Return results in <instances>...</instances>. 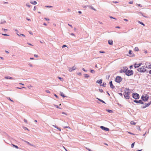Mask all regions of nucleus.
Listing matches in <instances>:
<instances>
[{"instance_id": "1", "label": "nucleus", "mask_w": 151, "mask_h": 151, "mask_svg": "<svg viewBox=\"0 0 151 151\" xmlns=\"http://www.w3.org/2000/svg\"><path fill=\"white\" fill-rule=\"evenodd\" d=\"M130 94L129 89H127L125 91L124 95L125 98L129 99V95Z\"/></svg>"}, {"instance_id": "2", "label": "nucleus", "mask_w": 151, "mask_h": 151, "mask_svg": "<svg viewBox=\"0 0 151 151\" xmlns=\"http://www.w3.org/2000/svg\"><path fill=\"white\" fill-rule=\"evenodd\" d=\"M137 70L140 73L144 72L146 70V68L145 66H142L137 69Z\"/></svg>"}, {"instance_id": "3", "label": "nucleus", "mask_w": 151, "mask_h": 151, "mask_svg": "<svg viewBox=\"0 0 151 151\" xmlns=\"http://www.w3.org/2000/svg\"><path fill=\"white\" fill-rule=\"evenodd\" d=\"M133 71L131 70H129L126 72V74L128 76H130L133 75Z\"/></svg>"}, {"instance_id": "4", "label": "nucleus", "mask_w": 151, "mask_h": 151, "mask_svg": "<svg viewBox=\"0 0 151 151\" xmlns=\"http://www.w3.org/2000/svg\"><path fill=\"white\" fill-rule=\"evenodd\" d=\"M122 78L120 76H117L115 79V81L118 83H120L122 81Z\"/></svg>"}, {"instance_id": "5", "label": "nucleus", "mask_w": 151, "mask_h": 151, "mask_svg": "<svg viewBox=\"0 0 151 151\" xmlns=\"http://www.w3.org/2000/svg\"><path fill=\"white\" fill-rule=\"evenodd\" d=\"M141 98L143 100L146 101L148 100L149 96H148L145 95V96H142Z\"/></svg>"}, {"instance_id": "6", "label": "nucleus", "mask_w": 151, "mask_h": 151, "mask_svg": "<svg viewBox=\"0 0 151 151\" xmlns=\"http://www.w3.org/2000/svg\"><path fill=\"white\" fill-rule=\"evenodd\" d=\"M132 97L134 99H137L139 98V95L136 93H133L132 94Z\"/></svg>"}, {"instance_id": "7", "label": "nucleus", "mask_w": 151, "mask_h": 151, "mask_svg": "<svg viewBox=\"0 0 151 151\" xmlns=\"http://www.w3.org/2000/svg\"><path fill=\"white\" fill-rule=\"evenodd\" d=\"M127 68L126 67H125L124 68H123L121 70L120 72H125L126 73V72L127 71Z\"/></svg>"}, {"instance_id": "8", "label": "nucleus", "mask_w": 151, "mask_h": 151, "mask_svg": "<svg viewBox=\"0 0 151 151\" xmlns=\"http://www.w3.org/2000/svg\"><path fill=\"white\" fill-rule=\"evenodd\" d=\"M100 128L103 130L106 131H109V129L108 128L105 127L103 126H101L100 127Z\"/></svg>"}, {"instance_id": "9", "label": "nucleus", "mask_w": 151, "mask_h": 151, "mask_svg": "<svg viewBox=\"0 0 151 151\" xmlns=\"http://www.w3.org/2000/svg\"><path fill=\"white\" fill-rule=\"evenodd\" d=\"M129 56L132 57L134 56V55L132 53V51L131 50L129 51Z\"/></svg>"}, {"instance_id": "10", "label": "nucleus", "mask_w": 151, "mask_h": 151, "mask_svg": "<svg viewBox=\"0 0 151 151\" xmlns=\"http://www.w3.org/2000/svg\"><path fill=\"white\" fill-rule=\"evenodd\" d=\"M141 64H142L141 63H139V64L135 63L134 65V67L135 68H138L141 65Z\"/></svg>"}, {"instance_id": "11", "label": "nucleus", "mask_w": 151, "mask_h": 151, "mask_svg": "<svg viewBox=\"0 0 151 151\" xmlns=\"http://www.w3.org/2000/svg\"><path fill=\"white\" fill-rule=\"evenodd\" d=\"M146 67L148 69L151 68V63H147L146 64Z\"/></svg>"}, {"instance_id": "12", "label": "nucleus", "mask_w": 151, "mask_h": 151, "mask_svg": "<svg viewBox=\"0 0 151 151\" xmlns=\"http://www.w3.org/2000/svg\"><path fill=\"white\" fill-rule=\"evenodd\" d=\"M76 69V67L74 66H73L71 68L69 69V70L70 72H72Z\"/></svg>"}, {"instance_id": "13", "label": "nucleus", "mask_w": 151, "mask_h": 151, "mask_svg": "<svg viewBox=\"0 0 151 151\" xmlns=\"http://www.w3.org/2000/svg\"><path fill=\"white\" fill-rule=\"evenodd\" d=\"M109 84L111 88H112V89H114V86L112 84V81H111L109 82Z\"/></svg>"}, {"instance_id": "14", "label": "nucleus", "mask_w": 151, "mask_h": 151, "mask_svg": "<svg viewBox=\"0 0 151 151\" xmlns=\"http://www.w3.org/2000/svg\"><path fill=\"white\" fill-rule=\"evenodd\" d=\"M151 104V102H149L148 103L146 104L145 106H144L143 108H146L147 106H149Z\"/></svg>"}, {"instance_id": "15", "label": "nucleus", "mask_w": 151, "mask_h": 151, "mask_svg": "<svg viewBox=\"0 0 151 151\" xmlns=\"http://www.w3.org/2000/svg\"><path fill=\"white\" fill-rule=\"evenodd\" d=\"M102 79L100 80H98L97 81L96 83H98L101 84L102 83Z\"/></svg>"}, {"instance_id": "16", "label": "nucleus", "mask_w": 151, "mask_h": 151, "mask_svg": "<svg viewBox=\"0 0 151 151\" xmlns=\"http://www.w3.org/2000/svg\"><path fill=\"white\" fill-rule=\"evenodd\" d=\"M108 43L110 45H113V41L112 40H109L108 41Z\"/></svg>"}, {"instance_id": "17", "label": "nucleus", "mask_w": 151, "mask_h": 151, "mask_svg": "<svg viewBox=\"0 0 151 151\" xmlns=\"http://www.w3.org/2000/svg\"><path fill=\"white\" fill-rule=\"evenodd\" d=\"M30 3L34 5L36 4H37V2L36 1H31Z\"/></svg>"}, {"instance_id": "18", "label": "nucleus", "mask_w": 151, "mask_h": 151, "mask_svg": "<svg viewBox=\"0 0 151 151\" xmlns=\"http://www.w3.org/2000/svg\"><path fill=\"white\" fill-rule=\"evenodd\" d=\"M60 95L62 96L63 97H66V96H65L64 95V94L62 92H60Z\"/></svg>"}, {"instance_id": "19", "label": "nucleus", "mask_w": 151, "mask_h": 151, "mask_svg": "<svg viewBox=\"0 0 151 151\" xmlns=\"http://www.w3.org/2000/svg\"><path fill=\"white\" fill-rule=\"evenodd\" d=\"M130 123L132 125H135L136 124V123H135L133 121H131L130 122Z\"/></svg>"}, {"instance_id": "20", "label": "nucleus", "mask_w": 151, "mask_h": 151, "mask_svg": "<svg viewBox=\"0 0 151 151\" xmlns=\"http://www.w3.org/2000/svg\"><path fill=\"white\" fill-rule=\"evenodd\" d=\"M89 7L91 8V9L94 10L95 11H96V9L93 8L92 6H89Z\"/></svg>"}, {"instance_id": "21", "label": "nucleus", "mask_w": 151, "mask_h": 151, "mask_svg": "<svg viewBox=\"0 0 151 151\" xmlns=\"http://www.w3.org/2000/svg\"><path fill=\"white\" fill-rule=\"evenodd\" d=\"M53 126L54 127H55V128H56L57 129H58V130H59L60 131H61V129H60V128H59V127H56V126H55V125H53Z\"/></svg>"}, {"instance_id": "22", "label": "nucleus", "mask_w": 151, "mask_h": 151, "mask_svg": "<svg viewBox=\"0 0 151 151\" xmlns=\"http://www.w3.org/2000/svg\"><path fill=\"white\" fill-rule=\"evenodd\" d=\"M5 78L7 79H12V77H5Z\"/></svg>"}, {"instance_id": "23", "label": "nucleus", "mask_w": 151, "mask_h": 151, "mask_svg": "<svg viewBox=\"0 0 151 151\" xmlns=\"http://www.w3.org/2000/svg\"><path fill=\"white\" fill-rule=\"evenodd\" d=\"M134 50L135 51H139V49L137 47H136L134 49Z\"/></svg>"}, {"instance_id": "24", "label": "nucleus", "mask_w": 151, "mask_h": 151, "mask_svg": "<svg viewBox=\"0 0 151 151\" xmlns=\"http://www.w3.org/2000/svg\"><path fill=\"white\" fill-rule=\"evenodd\" d=\"M17 35L19 36H20L21 35H22V36L24 37H25V35H24V34H17Z\"/></svg>"}, {"instance_id": "25", "label": "nucleus", "mask_w": 151, "mask_h": 151, "mask_svg": "<svg viewBox=\"0 0 151 151\" xmlns=\"http://www.w3.org/2000/svg\"><path fill=\"white\" fill-rule=\"evenodd\" d=\"M96 99H98L101 102L104 103H105V102H104V101H103L102 100H101L100 99L98 98H97Z\"/></svg>"}, {"instance_id": "26", "label": "nucleus", "mask_w": 151, "mask_h": 151, "mask_svg": "<svg viewBox=\"0 0 151 151\" xmlns=\"http://www.w3.org/2000/svg\"><path fill=\"white\" fill-rule=\"evenodd\" d=\"M12 146L13 147H15L17 149L19 148L17 146L15 145L14 144H12Z\"/></svg>"}, {"instance_id": "27", "label": "nucleus", "mask_w": 151, "mask_h": 151, "mask_svg": "<svg viewBox=\"0 0 151 151\" xmlns=\"http://www.w3.org/2000/svg\"><path fill=\"white\" fill-rule=\"evenodd\" d=\"M89 77V76L87 74H85V77L86 78H88Z\"/></svg>"}, {"instance_id": "28", "label": "nucleus", "mask_w": 151, "mask_h": 151, "mask_svg": "<svg viewBox=\"0 0 151 151\" xmlns=\"http://www.w3.org/2000/svg\"><path fill=\"white\" fill-rule=\"evenodd\" d=\"M25 142H26L27 144L29 145H30V146H33V145L32 144H30L29 142H27V141H25Z\"/></svg>"}, {"instance_id": "29", "label": "nucleus", "mask_w": 151, "mask_h": 151, "mask_svg": "<svg viewBox=\"0 0 151 151\" xmlns=\"http://www.w3.org/2000/svg\"><path fill=\"white\" fill-rule=\"evenodd\" d=\"M138 23H139V24H142L143 26H145V24L142 22H140V21H138Z\"/></svg>"}, {"instance_id": "30", "label": "nucleus", "mask_w": 151, "mask_h": 151, "mask_svg": "<svg viewBox=\"0 0 151 151\" xmlns=\"http://www.w3.org/2000/svg\"><path fill=\"white\" fill-rule=\"evenodd\" d=\"M134 143H135V142H134L132 144V145H131V147L132 148H133L134 147Z\"/></svg>"}, {"instance_id": "31", "label": "nucleus", "mask_w": 151, "mask_h": 151, "mask_svg": "<svg viewBox=\"0 0 151 151\" xmlns=\"http://www.w3.org/2000/svg\"><path fill=\"white\" fill-rule=\"evenodd\" d=\"M26 6L29 7H30V5H29V3H27L26 4Z\"/></svg>"}, {"instance_id": "32", "label": "nucleus", "mask_w": 151, "mask_h": 151, "mask_svg": "<svg viewBox=\"0 0 151 151\" xmlns=\"http://www.w3.org/2000/svg\"><path fill=\"white\" fill-rule=\"evenodd\" d=\"M91 72L92 73H94L95 72V71L93 70H91Z\"/></svg>"}, {"instance_id": "33", "label": "nucleus", "mask_w": 151, "mask_h": 151, "mask_svg": "<svg viewBox=\"0 0 151 151\" xmlns=\"http://www.w3.org/2000/svg\"><path fill=\"white\" fill-rule=\"evenodd\" d=\"M7 99H9L11 101L14 102V101L12 100H11L9 97Z\"/></svg>"}, {"instance_id": "34", "label": "nucleus", "mask_w": 151, "mask_h": 151, "mask_svg": "<svg viewBox=\"0 0 151 151\" xmlns=\"http://www.w3.org/2000/svg\"><path fill=\"white\" fill-rule=\"evenodd\" d=\"M58 78L59 79H60V81H63V79L62 78H60V77H58Z\"/></svg>"}, {"instance_id": "35", "label": "nucleus", "mask_w": 151, "mask_h": 151, "mask_svg": "<svg viewBox=\"0 0 151 151\" xmlns=\"http://www.w3.org/2000/svg\"><path fill=\"white\" fill-rule=\"evenodd\" d=\"M24 122L26 123H27V120L26 119H24Z\"/></svg>"}, {"instance_id": "36", "label": "nucleus", "mask_w": 151, "mask_h": 151, "mask_svg": "<svg viewBox=\"0 0 151 151\" xmlns=\"http://www.w3.org/2000/svg\"><path fill=\"white\" fill-rule=\"evenodd\" d=\"M106 83H103L102 85V86H103L105 87L106 86Z\"/></svg>"}, {"instance_id": "37", "label": "nucleus", "mask_w": 151, "mask_h": 151, "mask_svg": "<svg viewBox=\"0 0 151 151\" xmlns=\"http://www.w3.org/2000/svg\"><path fill=\"white\" fill-rule=\"evenodd\" d=\"M64 128H68V129H70V128L69 127V126H66V127H65Z\"/></svg>"}, {"instance_id": "38", "label": "nucleus", "mask_w": 151, "mask_h": 151, "mask_svg": "<svg viewBox=\"0 0 151 151\" xmlns=\"http://www.w3.org/2000/svg\"><path fill=\"white\" fill-rule=\"evenodd\" d=\"M128 132V133L129 134H132V135H135V134H133V133H131V132Z\"/></svg>"}, {"instance_id": "39", "label": "nucleus", "mask_w": 151, "mask_h": 151, "mask_svg": "<svg viewBox=\"0 0 151 151\" xmlns=\"http://www.w3.org/2000/svg\"><path fill=\"white\" fill-rule=\"evenodd\" d=\"M2 35H4L5 36H9L8 35L6 34H2Z\"/></svg>"}, {"instance_id": "40", "label": "nucleus", "mask_w": 151, "mask_h": 151, "mask_svg": "<svg viewBox=\"0 0 151 151\" xmlns=\"http://www.w3.org/2000/svg\"><path fill=\"white\" fill-rule=\"evenodd\" d=\"M108 111L109 113L112 112V111L110 110H108Z\"/></svg>"}, {"instance_id": "41", "label": "nucleus", "mask_w": 151, "mask_h": 151, "mask_svg": "<svg viewBox=\"0 0 151 151\" xmlns=\"http://www.w3.org/2000/svg\"><path fill=\"white\" fill-rule=\"evenodd\" d=\"M134 102L136 103H138V102H139L138 101L136 100H134Z\"/></svg>"}, {"instance_id": "42", "label": "nucleus", "mask_w": 151, "mask_h": 151, "mask_svg": "<svg viewBox=\"0 0 151 151\" xmlns=\"http://www.w3.org/2000/svg\"><path fill=\"white\" fill-rule=\"evenodd\" d=\"M46 92L47 93H50V91L48 90H46Z\"/></svg>"}, {"instance_id": "43", "label": "nucleus", "mask_w": 151, "mask_h": 151, "mask_svg": "<svg viewBox=\"0 0 151 151\" xmlns=\"http://www.w3.org/2000/svg\"><path fill=\"white\" fill-rule=\"evenodd\" d=\"M67 47L66 45H63L62 46V48H63L64 47Z\"/></svg>"}, {"instance_id": "44", "label": "nucleus", "mask_w": 151, "mask_h": 151, "mask_svg": "<svg viewBox=\"0 0 151 151\" xmlns=\"http://www.w3.org/2000/svg\"><path fill=\"white\" fill-rule=\"evenodd\" d=\"M99 91H100L101 92V93L103 92V90H102V89H100V90H99Z\"/></svg>"}, {"instance_id": "45", "label": "nucleus", "mask_w": 151, "mask_h": 151, "mask_svg": "<svg viewBox=\"0 0 151 151\" xmlns=\"http://www.w3.org/2000/svg\"><path fill=\"white\" fill-rule=\"evenodd\" d=\"M55 106L56 108H59V109H61V108H59V107H58V106H57V105H55Z\"/></svg>"}, {"instance_id": "46", "label": "nucleus", "mask_w": 151, "mask_h": 151, "mask_svg": "<svg viewBox=\"0 0 151 151\" xmlns=\"http://www.w3.org/2000/svg\"><path fill=\"white\" fill-rule=\"evenodd\" d=\"M36 6H35L34 8V10L35 11L36 10Z\"/></svg>"}, {"instance_id": "47", "label": "nucleus", "mask_w": 151, "mask_h": 151, "mask_svg": "<svg viewBox=\"0 0 151 151\" xmlns=\"http://www.w3.org/2000/svg\"><path fill=\"white\" fill-rule=\"evenodd\" d=\"M82 70L85 72H87V70H85L84 68H83Z\"/></svg>"}, {"instance_id": "48", "label": "nucleus", "mask_w": 151, "mask_h": 151, "mask_svg": "<svg viewBox=\"0 0 151 151\" xmlns=\"http://www.w3.org/2000/svg\"><path fill=\"white\" fill-rule=\"evenodd\" d=\"M34 56L36 58H37L38 57V55H34Z\"/></svg>"}, {"instance_id": "49", "label": "nucleus", "mask_w": 151, "mask_h": 151, "mask_svg": "<svg viewBox=\"0 0 151 151\" xmlns=\"http://www.w3.org/2000/svg\"><path fill=\"white\" fill-rule=\"evenodd\" d=\"M54 95L57 98H58V96L55 94H54Z\"/></svg>"}, {"instance_id": "50", "label": "nucleus", "mask_w": 151, "mask_h": 151, "mask_svg": "<svg viewBox=\"0 0 151 151\" xmlns=\"http://www.w3.org/2000/svg\"><path fill=\"white\" fill-rule=\"evenodd\" d=\"M78 75L80 76L81 75V73H78Z\"/></svg>"}, {"instance_id": "51", "label": "nucleus", "mask_w": 151, "mask_h": 151, "mask_svg": "<svg viewBox=\"0 0 151 151\" xmlns=\"http://www.w3.org/2000/svg\"><path fill=\"white\" fill-rule=\"evenodd\" d=\"M99 52L101 53H105V52H104V51H100Z\"/></svg>"}, {"instance_id": "52", "label": "nucleus", "mask_w": 151, "mask_h": 151, "mask_svg": "<svg viewBox=\"0 0 151 151\" xmlns=\"http://www.w3.org/2000/svg\"><path fill=\"white\" fill-rule=\"evenodd\" d=\"M138 129L139 131H141V129H140V127H138Z\"/></svg>"}, {"instance_id": "53", "label": "nucleus", "mask_w": 151, "mask_h": 151, "mask_svg": "<svg viewBox=\"0 0 151 151\" xmlns=\"http://www.w3.org/2000/svg\"><path fill=\"white\" fill-rule=\"evenodd\" d=\"M129 3L130 4H133V1H130L129 2Z\"/></svg>"}, {"instance_id": "54", "label": "nucleus", "mask_w": 151, "mask_h": 151, "mask_svg": "<svg viewBox=\"0 0 151 151\" xmlns=\"http://www.w3.org/2000/svg\"><path fill=\"white\" fill-rule=\"evenodd\" d=\"M45 19L46 20H49V19L48 18H45Z\"/></svg>"}, {"instance_id": "55", "label": "nucleus", "mask_w": 151, "mask_h": 151, "mask_svg": "<svg viewBox=\"0 0 151 151\" xmlns=\"http://www.w3.org/2000/svg\"><path fill=\"white\" fill-rule=\"evenodd\" d=\"M110 17L111 18H112V19H116V18H114V17H111V16H110Z\"/></svg>"}, {"instance_id": "56", "label": "nucleus", "mask_w": 151, "mask_h": 151, "mask_svg": "<svg viewBox=\"0 0 151 151\" xmlns=\"http://www.w3.org/2000/svg\"><path fill=\"white\" fill-rule=\"evenodd\" d=\"M138 6H140V7H142V6L141 5V4H138Z\"/></svg>"}, {"instance_id": "57", "label": "nucleus", "mask_w": 151, "mask_h": 151, "mask_svg": "<svg viewBox=\"0 0 151 151\" xmlns=\"http://www.w3.org/2000/svg\"><path fill=\"white\" fill-rule=\"evenodd\" d=\"M45 6L47 7H52V6Z\"/></svg>"}, {"instance_id": "58", "label": "nucleus", "mask_w": 151, "mask_h": 151, "mask_svg": "<svg viewBox=\"0 0 151 151\" xmlns=\"http://www.w3.org/2000/svg\"><path fill=\"white\" fill-rule=\"evenodd\" d=\"M68 25L69 26H70L72 28H73V27L71 25H70L69 24H68Z\"/></svg>"}, {"instance_id": "59", "label": "nucleus", "mask_w": 151, "mask_h": 151, "mask_svg": "<svg viewBox=\"0 0 151 151\" xmlns=\"http://www.w3.org/2000/svg\"><path fill=\"white\" fill-rule=\"evenodd\" d=\"M132 67H133L132 65H131V66H130L129 68H130V69H131V68H132Z\"/></svg>"}, {"instance_id": "60", "label": "nucleus", "mask_w": 151, "mask_h": 151, "mask_svg": "<svg viewBox=\"0 0 151 151\" xmlns=\"http://www.w3.org/2000/svg\"><path fill=\"white\" fill-rule=\"evenodd\" d=\"M28 45H31V46H33V45H32V44H30V43H28Z\"/></svg>"}, {"instance_id": "61", "label": "nucleus", "mask_w": 151, "mask_h": 151, "mask_svg": "<svg viewBox=\"0 0 151 151\" xmlns=\"http://www.w3.org/2000/svg\"><path fill=\"white\" fill-rule=\"evenodd\" d=\"M149 73L151 74V70L149 71Z\"/></svg>"}, {"instance_id": "62", "label": "nucleus", "mask_w": 151, "mask_h": 151, "mask_svg": "<svg viewBox=\"0 0 151 151\" xmlns=\"http://www.w3.org/2000/svg\"><path fill=\"white\" fill-rule=\"evenodd\" d=\"M124 20L125 21H128V20L127 19H124Z\"/></svg>"}, {"instance_id": "63", "label": "nucleus", "mask_w": 151, "mask_h": 151, "mask_svg": "<svg viewBox=\"0 0 151 151\" xmlns=\"http://www.w3.org/2000/svg\"><path fill=\"white\" fill-rule=\"evenodd\" d=\"M43 24L44 25H45V26H46L47 25V24L46 23H44Z\"/></svg>"}, {"instance_id": "64", "label": "nucleus", "mask_w": 151, "mask_h": 151, "mask_svg": "<svg viewBox=\"0 0 151 151\" xmlns=\"http://www.w3.org/2000/svg\"><path fill=\"white\" fill-rule=\"evenodd\" d=\"M78 13H79V14H81V12L80 11H78Z\"/></svg>"}]
</instances>
